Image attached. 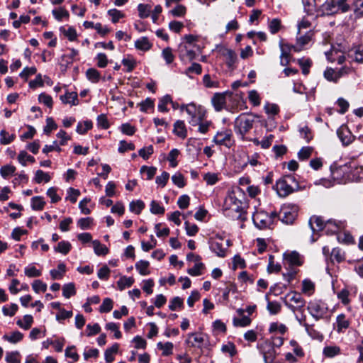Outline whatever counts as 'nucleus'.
<instances>
[{"label": "nucleus", "mask_w": 363, "mask_h": 363, "mask_svg": "<svg viewBox=\"0 0 363 363\" xmlns=\"http://www.w3.org/2000/svg\"><path fill=\"white\" fill-rule=\"evenodd\" d=\"M255 116L250 113H241L235 120V131L244 140L245 135L252 128Z\"/></svg>", "instance_id": "nucleus-1"}, {"label": "nucleus", "mask_w": 363, "mask_h": 363, "mask_svg": "<svg viewBox=\"0 0 363 363\" xmlns=\"http://www.w3.org/2000/svg\"><path fill=\"white\" fill-rule=\"evenodd\" d=\"M284 304L293 313L296 311L303 314L306 301L301 294L296 291H290L284 297Z\"/></svg>", "instance_id": "nucleus-2"}, {"label": "nucleus", "mask_w": 363, "mask_h": 363, "mask_svg": "<svg viewBox=\"0 0 363 363\" xmlns=\"http://www.w3.org/2000/svg\"><path fill=\"white\" fill-rule=\"evenodd\" d=\"M347 0H326L320 6L323 15H333L338 12L345 13L350 9Z\"/></svg>", "instance_id": "nucleus-3"}, {"label": "nucleus", "mask_w": 363, "mask_h": 363, "mask_svg": "<svg viewBox=\"0 0 363 363\" xmlns=\"http://www.w3.org/2000/svg\"><path fill=\"white\" fill-rule=\"evenodd\" d=\"M181 109L186 110V112L190 117L189 123L193 126H196L200 122L203 121L205 117V112L202 110V108L200 106L197 107L194 104L182 105L181 106Z\"/></svg>", "instance_id": "nucleus-4"}, {"label": "nucleus", "mask_w": 363, "mask_h": 363, "mask_svg": "<svg viewBox=\"0 0 363 363\" xmlns=\"http://www.w3.org/2000/svg\"><path fill=\"white\" fill-rule=\"evenodd\" d=\"M307 310L315 320H319L327 313L328 306L320 300H313L309 301Z\"/></svg>", "instance_id": "nucleus-5"}, {"label": "nucleus", "mask_w": 363, "mask_h": 363, "mask_svg": "<svg viewBox=\"0 0 363 363\" xmlns=\"http://www.w3.org/2000/svg\"><path fill=\"white\" fill-rule=\"evenodd\" d=\"M252 220L255 226L260 229H266L272 224V218L265 211H257L252 216Z\"/></svg>", "instance_id": "nucleus-6"}, {"label": "nucleus", "mask_w": 363, "mask_h": 363, "mask_svg": "<svg viewBox=\"0 0 363 363\" xmlns=\"http://www.w3.org/2000/svg\"><path fill=\"white\" fill-rule=\"evenodd\" d=\"M313 33L309 30L306 33L303 35H301L296 39V44L294 45H289L288 44L284 45V47L287 48L288 50H294V52H298L301 51L305 45H306L312 38Z\"/></svg>", "instance_id": "nucleus-7"}, {"label": "nucleus", "mask_w": 363, "mask_h": 363, "mask_svg": "<svg viewBox=\"0 0 363 363\" xmlns=\"http://www.w3.org/2000/svg\"><path fill=\"white\" fill-rule=\"evenodd\" d=\"M297 217V209L296 208H289L288 206L283 207L279 213V218L286 224H291Z\"/></svg>", "instance_id": "nucleus-8"}, {"label": "nucleus", "mask_w": 363, "mask_h": 363, "mask_svg": "<svg viewBox=\"0 0 363 363\" xmlns=\"http://www.w3.org/2000/svg\"><path fill=\"white\" fill-rule=\"evenodd\" d=\"M337 135L340 140H341L343 145H348L354 140V135L348 128V127L345 125H341L337 130Z\"/></svg>", "instance_id": "nucleus-9"}, {"label": "nucleus", "mask_w": 363, "mask_h": 363, "mask_svg": "<svg viewBox=\"0 0 363 363\" xmlns=\"http://www.w3.org/2000/svg\"><path fill=\"white\" fill-rule=\"evenodd\" d=\"M188 338L186 340V343L191 347L202 348L203 343L204 342L205 335L198 333H192L187 335Z\"/></svg>", "instance_id": "nucleus-10"}, {"label": "nucleus", "mask_w": 363, "mask_h": 363, "mask_svg": "<svg viewBox=\"0 0 363 363\" xmlns=\"http://www.w3.org/2000/svg\"><path fill=\"white\" fill-rule=\"evenodd\" d=\"M347 169L348 167L346 166L338 167L335 169L331 167L330 171L333 181H336L339 184L345 183Z\"/></svg>", "instance_id": "nucleus-11"}, {"label": "nucleus", "mask_w": 363, "mask_h": 363, "mask_svg": "<svg viewBox=\"0 0 363 363\" xmlns=\"http://www.w3.org/2000/svg\"><path fill=\"white\" fill-rule=\"evenodd\" d=\"M274 188L279 196L281 197H286L294 192V191L291 189V186H290L282 177L276 182Z\"/></svg>", "instance_id": "nucleus-12"}, {"label": "nucleus", "mask_w": 363, "mask_h": 363, "mask_svg": "<svg viewBox=\"0 0 363 363\" xmlns=\"http://www.w3.org/2000/svg\"><path fill=\"white\" fill-rule=\"evenodd\" d=\"M308 224L313 233L321 231L325 228V223H324L323 219L319 216H312L308 221Z\"/></svg>", "instance_id": "nucleus-13"}, {"label": "nucleus", "mask_w": 363, "mask_h": 363, "mask_svg": "<svg viewBox=\"0 0 363 363\" xmlns=\"http://www.w3.org/2000/svg\"><path fill=\"white\" fill-rule=\"evenodd\" d=\"M231 136L232 133L230 130L218 132L214 137L213 141L218 145L228 146V142L230 141Z\"/></svg>", "instance_id": "nucleus-14"}, {"label": "nucleus", "mask_w": 363, "mask_h": 363, "mask_svg": "<svg viewBox=\"0 0 363 363\" xmlns=\"http://www.w3.org/2000/svg\"><path fill=\"white\" fill-rule=\"evenodd\" d=\"M363 179V168L356 167L350 172H347L346 175L347 182H359Z\"/></svg>", "instance_id": "nucleus-15"}, {"label": "nucleus", "mask_w": 363, "mask_h": 363, "mask_svg": "<svg viewBox=\"0 0 363 363\" xmlns=\"http://www.w3.org/2000/svg\"><path fill=\"white\" fill-rule=\"evenodd\" d=\"M223 239H220V242L216 240H212L210 242V249L220 257L225 256L226 248L223 247Z\"/></svg>", "instance_id": "nucleus-16"}, {"label": "nucleus", "mask_w": 363, "mask_h": 363, "mask_svg": "<svg viewBox=\"0 0 363 363\" xmlns=\"http://www.w3.org/2000/svg\"><path fill=\"white\" fill-rule=\"evenodd\" d=\"M222 55L225 57L227 66L230 69H233L237 62L236 53L231 49L225 48L222 51Z\"/></svg>", "instance_id": "nucleus-17"}, {"label": "nucleus", "mask_w": 363, "mask_h": 363, "mask_svg": "<svg viewBox=\"0 0 363 363\" xmlns=\"http://www.w3.org/2000/svg\"><path fill=\"white\" fill-rule=\"evenodd\" d=\"M284 258L289 266H301L303 263L300 255L296 251L285 254Z\"/></svg>", "instance_id": "nucleus-18"}, {"label": "nucleus", "mask_w": 363, "mask_h": 363, "mask_svg": "<svg viewBox=\"0 0 363 363\" xmlns=\"http://www.w3.org/2000/svg\"><path fill=\"white\" fill-rule=\"evenodd\" d=\"M212 103L215 109L217 111H220L223 108V106L225 104V97L224 94L217 93L214 94L212 98Z\"/></svg>", "instance_id": "nucleus-19"}, {"label": "nucleus", "mask_w": 363, "mask_h": 363, "mask_svg": "<svg viewBox=\"0 0 363 363\" xmlns=\"http://www.w3.org/2000/svg\"><path fill=\"white\" fill-rule=\"evenodd\" d=\"M152 44L149 41L147 37H142L135 42L136 49L142 51H147L151 49Z\"/></svg>", "instance_id": "nucleus-20"}, {"label": "nucleus", "mask_w": 363, "mask_h": 363, "mask_svg": "<svg viewBox=\"0 0 363 363\" xmlns=\"http://www.w3.org/2000/svg\"><path fill=\"white\" fill-rule=\"evenodd\" d=\"M174 133L182 138H185L187 135V131L185 124L183 121H177L174 124Z\"/></svg>", "instance_id": "nucleus-21"}, {"label": "nucleus", "mask_w": 363, "mask_h": 363, "mask_svg": "<svg viewBox=\"0 0 363 363\" xmlns=\"http://www.w3.org/2000/svg\"><path fill=\"white\" fill-rule=\"evenodd\" d=\"M196 54L194 50H188L186 45H180L179 46V58L182 60L186 59L192 60L195 58Z\"/></svg>", "instance_id": "nucleus-22"}, {"label": "nucleus", "mask_w": 363, "mask_h": 363, "mask_svg": "<svg viewBox=\"0 0 363 363\" xmlns=\"http://www.w3.org/2000/svg\"><path fill=\"white\" fill-rule=\"evenodd\" d=\"M325 229L328 233H336L342 228V223L336 220H328L325 222Z\"/></svg>", "instance_id": "nucleus-23"}, {"label": "nucleus", "mask_w": 363, "mask_h": 363, "mask_svg": "<svg viewBox=\"0 0 363 363\" xmlns=\"http://www.w3.org/2000/svg\"><path fill=\"white\" fill-rule=\"evenodd\" d=\"M303 326L305 328L307 334L313 339L321 340L323 338V335L319 331L314 328L313 325H308V323H304Z\"/></svg>", "instance_id": "nucleus-24"}, {"label": "nucleus", "mask_w": 363, "mask_h": 363, "mask_svg": "<svg viewBox=\"0 0 363 363\" xmlns=\"http://www.w3.org/2000/svg\"><path fill=\"white\" fill-rule=\"evenodd\" d=\"M60 100L64 104H77V94L76 92H67L65 95L60 96Z\"/></svg>", "instance_id": "nucleus-25"}, {"label": "nucleus", "mask_w": 363, "mask_h": 363, "mask_svg": "<svg viewBox=\"0 0 363 363\" xmlns=\"http://www.w3.org/2000/svg\"><path fill=\"white\" fill-rule=\"evenodd\" d=\"M92 245L94 247V252L97 255L101 256L106 255L108 254V249L107 248V247L105 245L101 244L99 240H95L92 241Z\"/></svg>", "instance_id": "nucleus-26"}, {"label": "nucleus", "mask_w": 363, "mask_h": 363, "mask_svg": "<svg viewBox=\"0 0 363 363\" xmlns=\"http://www.w3.org/2000/svg\"><path fill=\"white\" fill-rule=\"evenodd\" d=\"M23 338V334L19 331H14L10 335H4L3 339L13 344L21 341Z\"/></svg>", "instance_id": "nucleus-27"}, {"label": "nucleus", "mask_w": 363, "mask_h": 363, "mask_svg": "<svg viewBox=\"0 0 363 363\" xmlns=\"http://www.w3.org/2000/svg\"><path fill=\"white\" fill-rule=\"evenodd\" d=\"M149 265L150 263L148 261L140 260L136 262L135 268L141 275L145 276L150 274V271L148 269Z\"/></svg>", "instance_id": "nucleus-28"}, {"label": "nucleus", "mask_w": 363, "mask_h": 363, "mask_svg": "<svg viewBox=\"0 0 363 363\" xmlns=\"http://www.w3.org/2000/svg\"><path fill=\"white\" fill-rule=\"evenodd\" d=\"M350 325L349 321L346 319L345 314H340L337 317V331L340 333L342 330L347 329Z\"/></svg>", "instance_id": "nucleus-29"}, {"label": "nucleus", "mask_w": 363, "mask_h": 363, "mask_svg": "<svg viewBox=\"0 0 363 363\" xmlns=\"http://www.w3.org/2000/svg\"><path fill=\"white\" fill-rule=\"evenodd\" d=\"M134 283V279L133 277H127L123 276L118 281V287L121 291H123L125 287H130Z\"/></svg>", "instance_id": "nucleus-30"}, {"label": "nucleus", "mask_w": 363, "mask_h": 363, "mask_svg": "<svg viewBox=\"0 0 363 363\" xmlns=\"http://www.w3.org/2000/svg\"><path fill=\"white\" fill-rule=\"evenodd\" d=\"M33 322V318L31 315H25L23 316V320H18L16 322V324L21 328L24 330H28Z\"/></svg>", "instance_id": "nucleus-31"}, {"label": "nucleus", "mask_w": 363, "mask_h": 363, "mask_svg": "<svg viewBox=\"0 0 363 363\" xmlns=\"http://www.w3.org/2000/svg\"><path fill=\"white\" fill-rule=\"evenodd\" d=\"M71 248L72 245L68 241H61L55 247V250L63 255H67L71 250Z\"/></svg>", "instance_id": "nucleus-32"}, {"label": "nucleus", "mask_w": 363, "mask_h": 363, "mask_svg": "<svg viewBox=\"0 0 363 363\" xmlns=\"http://www.w3.org/2000/svg\"><path fill=\"white\" fill-rule=\"evenodd\" d=\"M45 202L41 196H34L31 199V207L34 211H41L43 209Z\"/></svg>", "instance_id": "nucleus-33"}, {"label": "nucleus", "mask_w": 363, "mask_h": 363, "mask_svg": "<svg viewBox=\"0 0 363 363\" xmlns=\"http://www.w3.org/2000/svg\"><path fill=\"white\" fill-rule=\"evenodd\" d=\"M86 78L92 83H97L100 79V73L94 68H89L86 72Z\"/></svg>", "instance_id": "nucleus-34"}, {"label": "nucleus", "mask_w": 363, "mask_h": 363, "mask_svg": "<svg viewBox=\"0 0 363 363\" xmlns=\"http://www.w3.org/2000/svg\"><path fill=\"white\" fill-rule=\"evenodd\" d=\"M76 294V289L73 283L66 284L62 287V295L66 298H69L72 296Z\"/></svg>", "instance_id": "nucleus-35"}, {"label": "nucleus", "mask_w": 363, "mask_h": 363, "mask_svg": "<svg viewBox=\"0 0 363 363\" xmlns=\"http://www.w3.org/2000/svg\"><path fill=\"white\" fill-rule=\"evenodd\" d=\"M18 160L23 166L26 165V161L31 163H33L35 161V158L33 156L29 155L25 150H22L19 152Z\"/></svg>", "instance_id": "nucleus-36"}, {"label": "nucleus", "mask_w": 363, "mask_h": 363, "mask_svg": "<svg viewBox=\"0 0 363 363\" xmlns=\"http://www.w3.org/2000/svg\"><path fill=\"white\" fill-rule=\"evenodd\" d=\"M145 208V203L141 200L133 201L130 203V211L136 214H140Z\"/></svg>", "instance_id": "nucleus-37"}, {"label": "nucleus", "mask_w": 363, "mask_h": 363, "mask_svg": "<svg viewBox=\"0 0 363 363\" xmlns=\"http://www.w3.org/2000/svg\"><path fill=\"white\" fill-rule=\"evenodd\" d=\"M50 179V176L48 173L39 169L36 171L34 179L36 183L40 184L43 181L45 182H49Z\"/></svg>", "instance_id": "nucleus-38"}, {"label": "nucleus", "mask_w": 363, "mask_h": 363, "mask_svg": "<svg viewBox=\"0 0 363 363\" xmlns=\"http://www.w3.org/2000/svg\"><path fill=\"white\" fill-rule=\"evenodd\" d=\"M287 330V328L285 325L278 323H272L269 326V333L278 332L281 335H284Z\"/></svg>", "instance_id": "nucleus-39"}, {"label": "nucleus", "mask_w": 363, "mask_h": 363, "mask_svg": "<svg viewBox=\"0 0 363 363\" xmlns=\"http://www.w3.org/2000/svg\"><path fill=\"white\" fill-rule=\"evenodd\" d=\"M58 269H52L50 275L52 279H60L65 272V265L62 263L58 264Z\"/></svg>", "instance_id": "nucleus-40"}, {"label": "nucleus", "mask_w": 363, "mask_h": 363, "mask_svg": "<svg viewBox=\"0 0 363 363\" xmlns=\"http://www.w3.org/2000/svg\"><path fill=\"white\" fill-rule=\"evenodd\" d=\"M93 123L91 121H86L84 123L79 122L77 126V132L79 134H84L87 130L91 129Z\"/></svg>", "instance_id": "nucleus-41"}, {"label": "nucleus", "mask_w": 363, "mask_h": 363, "mask_svg": "<svg viewBox=\"0 0 363 363\" xmlns=\"http://www.w3.org/2000/svg\"><path fill=\"white\" fill-rule=\"evenodd\" d=\"M282 178L286 181L288 184L291 186V189L294 191L298 190L299 188V184L297 182L296 177L293 174L284 175Z\"/></svg>", "instance_id": "nucleus-42"}, {"label": "nucleus", "mask_w": 363, "mask_h": 363, "mask_svg": "<svg viewBox=\"0 0 363 363\" xmlns=\"http://www.w3.org/2000/svg\"><path fill=\"white\" fill-rule=\"evenodd\" d=\"M173 344L170 342H167L164 344L161 342L157 343V347L162 350V354L164 356H168L172 353Z\"/></svg>", "instance_id": "nucleus-43"}, {"label": "nucleus", "mask_w": 363, "mask_h": 363, "mask_svg": "<svg viewBox=\"0 0 363 363\" xmlns=\"http://www.w3.org/2000/svg\"><path fill=\"white\" fill-rule=\"evenodd\" d=\"M5 360L8 363H20V353L17 351L6 352Z\"/></svg>", "instance_id": "nucleus-44"}, {"label": "nucleus", "mask_w": 363, "mask_h": 363, "mask_svg": "<svg viewBox=\"0 0 363 363\" xmlns=\"http://www.w3.org/2000/svg\"><path fill=\"white\" fill-rule=\"evenodd\" d=\"M169 103H172V97L169 95H165L159 101L158 110L161 112L168 111L167 105Z\"/></svg>", "instance_id": "nucleus-45"}, {"label": "nucleus", "mask_w": 363, "mask_h": 363, "mask_svg": "<svg viewBox=\"0 0 363 363\" xmlns=\"http://www.w3.org/2000/svg\"><path fill=\"white\" fill-rule=\"evenodd\" d=\"M0 143L2 145L10 144L15 139V135H10L5 130H2L0 132Z\"/></svg>", "instance_id": "nucleus-46"}, {"label": "nucleus", "mask_w": 363, "mask_h": 363, "mask_svg": "<svg viewBox=\"0 0 363 363\" xmlns=\"http://www.w3.org/2000/svg\"><path fill=\"white\" fill-rule=\"evenodd\" d=\"M251 320L249 317L244 315L241 318H234L233 325L235 327H245L250 324Z\"/></svg>", "instance_id": "nucleus-47"}, {"label": "nucleus", "mask_w": 363, "mask_h": 363, "mask_svg": "<svg viewBox=\"0 0 363 363\" xmlns=\"http://www.w3.org/2000/svg\"><path fill=\"white\" fill-rule=\"evenodd\" d=\"M331 259L340 263L345 259V255L340 248H333L331 252Z\"/></svg>", "instance_id": "nucleus-48"}, {"label": "nucleus", "mask_w": 363, "mask_h": 363, "mask_svg": "<svg viewBox=\"0 0 363 363\" xmlns=\"http://www.w3.org/2000/svg\"><path fill=\"white\" fill-rule=\"evenodd\" d=\"M340 352V350L338 347L328 346L324 348L323 354L327 357H333L335 355L338 354Z\"/></svg>", "instance_id": "nucleus-49"}, {"label": "nucleus", "mask_w": 363, "mask_h": 363, "mask_svg": "<svg viewBox=\"0 0 363 363\" xmlns=\"http://www.w3.org/2000/svg\"><path fill=\"white\" fill-rule=\"evenodd\" d=\"M113 308V301L109 298L104 299L102 304L100 306L99 311L101 313H108Z\"/></svg>", "instance_id": "nucleus-50"}, {"label": "nucleus", "mask_w": 363, "mask_h": 363, "mask_svg": "<svg viewBox=\"0 0 363 363\" xmlns=\"http://www.w3.org/2000/svg\"><path fill=\"white\" fill-rule=\"evenodd\" d=\"M60 31L70 40L74 41L77 38V32L76 30L69 27L68 29H65L63 27L60 28Z\"/></svg>", "instance_id": "nucleus-51"}, {"label": "nucleus", "mask_w": 363, "mask_h": 363, "mask_svg": "<svg viewBox=\"0 0 363 363\" xmlns=\"http://www.w3.org/2000/svg\"><path fill=\"white\" fill-rule=\"evenodd\" d=\"M16 171V167L13 165H4L0 169V174L4 179L7 178L9 175H12Z\"/></svg>", "instance_id": "nucleus-52"}, {"label": "nucleus", "mask_w": 363, "mask_h": 363, "mask_svg": "<svg viewBox=\"0 0 363 363\" xmlns=\"http://www.w3.org/2000/svg\"><path fill=\"white\" fill-rule=\"evenodd\" d=\"M162 55L167 65L171 64L174 60V55L172 53V50L169 47L163 49Z\"/></svg>", "instance_id": "nucleus-53"}, {"label": "nucleus", "mask_w": 363, "mask_h": 363, "mask_svg": "<svg viewBox=\"0 0 363 363\" xmlns=\"http://www.w3.org/2000/svg\"><path fill=\"white\" fill-rule=\"evenodd\" d=\"M150 212L153 214H164V208L162 206H160V204L153 200L152 201L151 203H150Z\"/></svg>", "instance_id": "nucleus-54"}, {"label": "nucleus", "mask_w": 363, "mask_h": 363, "mask_svg": "<svg viewBox=\"0 0 363 363\" xmlns=\"http://www.w3.org/2000/svg\"><path fill=\"white\" fill-rule=\"evenodd\" d=\"M315 289L314 284L309 279H304L302 282V292L311 294Z\"/></svg>", "instance_id": "nucleus-55"}, {"label": "nucleus", "mask_w": 363, "mask_h": 363, "mask_svg": "<svg viewBox=\"0 0 363 363\" xmlns=\"http://www.w3.org/2000/svg\"><path fill=\"white\" fill-rule=\"evenodd\" d=\"M24 273L28 277H38L41 275V271L34 266H29L25 268Z\"/></svg>", "instance_id": "nucleus-56"}, {"label": "nucleus", "mask_w": 363, "mask_h": 363, "mask_svg": "<svg viewBox=\"0 0 363 363\" xmlns=\"http://www.w3.org/2000/svg\"><path fill=\"white\" fill-rule=\"evenodd\" d=\"M313 148L311 147H302L298 152V157L301 160H305L309 158L312 154Z\"/></svg>", "instance_id": "nucleus-57"}, {"label": "nucleus", "mask_w": 363, "mask_h": 363, "mask_svg": "<svg viewBox=\"0 0 363 363\" xmlns=\"http://www.w3.org/2000/svg\"><path fill=\"white\" fill-rule=\"evenodd\" d=\"M204 268V264L201 262L196 263L194 267L188 269L187 272L191 276H199L201 275V270Z\"/></svg>", "instance_id": "nucleus-58"}, {"label": "nucleus", "mask_w": 363, "mask_h": 363, "mask_svg": "<svg viewBox=\"0 0 363 363\" xmlns=\"http://www.w3.org/2000/svg\"><path fill=\"white\" fill-rule=\"evenodd\" d=\"M32 287L36 293L45 292L47 290V284L39 279L35 280L33 281L32 284Z\"/></svg>", "instance_id": "nucleus-59"}, {"label": "nucleus", "mask_w": 363, "mask_h": 363, "mask_svg": "<svg viewBox=\"0 0 363 363\" xmlns=\"http://www.w3.org/2000/svg\"><path fill=\"white\" fill-rule=\"evenodd\" d=\"M139 16L142 18L149 16L150 12V6L147 4H140L138 6Z\"/></svg>", "instance_id": "nucleus-60"}, {"label": "nucleus", "mask_w": 363, "mask_h": 363, "mask_svg": "<svg viewBox=\"0 0 363 363\" xmlns=\"http://www.w3.org/2000/svg\"><path fill=\"white\" fill-rule=\"evenodd\" d=\"M57 128V125L54 121L52 118L48 117L46 119V125L44 127V133L49 135L52 130H55Z\"/></svg>", "instance_id": "nucleus-61"}, {"label": "nucleus", "mask_w": 363, "mask_h": 363, "mask_svg": "<svg viewBox=\"0 0 363 363\" xmlns=\"http://www.w3.org/2000/svg\"><path fill=\"white\" fill-rule=\"evenodd\" d=\"M183 299L179 296L174 297L169 305V308L171 311H176L177 308L183 307Z\"/></svg>", "instance_id": "nucleus-62"}, {"label": "nucleus", "mask_w": 363, "mask_h": 363, "mask_svg": "<svg viewBox=\"0 0 363 363\" xmlns=\"http://www.w3.org/2000/svg\"><path fill=\"white\" fill-rule=\"evenodd\" d=\"M38 101L40 103L45 104V106H47L49 108L52 107V104H53L52 99L48 94H46L45 93L40 94L38 96Z\"/></svg>", "instance_id": "nucleus-63"}, {"label": "nucleus", "mask_w": 363, "mask_h": 363, "mask_svg": "<svg viewBox=\"0 0 363 363\" xmlns=\"http://www.w3.org/2000/svg\"><path fill=\"white\" fill-rule=\"evenodd\" d=\"M172 182L177 186L179 188H183L185 186L184 176L177 172L172 177Z\"/></svg>", "instance_id": "nucleus-64"}]
</instances>
